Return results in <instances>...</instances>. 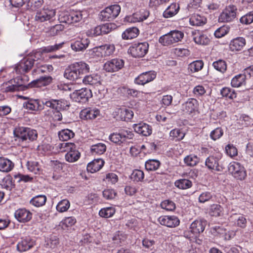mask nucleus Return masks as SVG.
<instances>
[{"label": "nucleus", "instance_id": "1", "mask_svg": "<svg viewBox=\"0 0 253 253\" xmlns=\"http://www.w3.org/2000/svg\"><path fill=\"white\" fill-rule=\"evenodd\" d=\"M89 65L84 62H76L65 71L64 76L66 79L80 84L84 74L89 71Z\"/></svg>", "mask_w": 253, "mask_h": 253}, {"label": "nucleus", "instance_id": "2", "mask_svg": "<svg viewBox=\"0 0 253 253\" xmlns=\"http://www.w3.org/2000/svg\"><path fill=\"white\" fill-rule=\"evenodd\" d=\"M184 33L178 30H173L160 37L159 42L164 46H169L181 41Z\"/></svg>", "mask_w": 253, "mask_h": 253}, {"label": "nucleus", "instance_id": "3", "mask_svg": "<svg viewBox=\"0 0 253 253\" xmlns=\"http://www.w3.org/2000/svg\"><path fill=\"white\" fill-rule=\"evenodd\" d=\"M61 151H67L65 159L69 162H74L80 157V153L76 150L75 145L72 143L63 142L59 145Z\"/></svg>", "mask_w": 253, "mask_h": 253}, {"label": "nucleus", "instance_id": "4", "mask_svg": "<svg viewBox=\"0 0 253 253\" xmlns=\"http://www.w3.org/2000/svg\"><path fill=\"white\" fill-rule=\"evenodd\" d=\"M16 137L22 141H33L38 138V132L35 129L29 127H19L14 131Z\"/></svg>", "mask_w": 253, "mask_h": 253}, {"label": "nucleus", "instance_id": "5", "mask_svg": "<svg viewBox=\"0 0 253 253\" xmlns=\"http://www.w3.org/2000/svg\"><path fill=\"white\" fill-rule=\"evenodd\" d=\"M134 134L129 129H122L118 132L113 133L109 136V139L112 142L119 145L124 143L126 139H131Z\"/></svg>", "mask_w": 253, "mask_h": 253}, {"label": "nucleus", "instance_id": "6", "mask_svg": "<svg viewBox=\"0 0 253 253\" xmlns=\"http://www.w3.org/2000/svg\"><path fill=\"white\" fill-rule=\"evenodd\" d=\"M149 44L147 42L134 43L128 49V53L135 58L144 57L148 51Z\"/></svg>", "mask_w": 253, "mask_h": 253}, {"label": "nucleus", "instance_id": "7", "mask_svg": "<svg viewBox=\"0 0 253 253\" xmlns=\"http://www.w3.org/2000/svg\"><path fill=\"white\" fill-rule=\"evenodd\" d=\"M121 7L118 4L106 7L100 12V18L103 21H112L119 14Z\"/></svg>", "mask_w": 253, "mask_h": 253}, {"label": "nucleus", "instance_id": "8", "mask_svg": "<svg viewBox=\"0 0 253 253\" xmlns=\"http://www.w3.org/2000/svg\"><path fill=\"white\" fill-rule=\"evenodd\" d=\"M92 96L91 90L86 88L75 90L70 95L73 100L80 103H85Z\"/></svg>", "mask_w": 253, "mask_h": 253}, {"label": "nucleus", "instance_id": "9", "mask_svg": "<svg viewBox=\"0 0 253 253\" xmlns=\"http://www.w3.org/2000/svg\"><path fill=\"white\" fill-rule=\"evenodd\" d=\"M36 59L33 56H27L21 60L15 68L16 72L23 74L28 72L35 64L37 66L38 63H35Z\"/></svg>", "mask_w": 253, "mask_h": 253}, {"label": "nucleus", "instance_id": "10", "mask_svg": "<svg viewBox=\"0 0 253 253\" xmlns=\"http://www.w3.org/2000/svg\"><path fill=\"white\" fill-rule=\"evenodd\" d=\"M237 9L235 5H230L226 6L220 14L218 21L219 22H230L236 17Z\"/></svg>", "mask_w": 253, "mask_h": 253}, {"label": "nucleus", "instance_id": "11", "mask_svg": "<svg viewBox=\"0 0 253 253\" xmlns=\"http://www.w3.org/2000/svg\"><path fill=\"white\" fill-rule=\"evenodd\" d=\"M55 14V10L43 8L37 12L35 19L39 22L53 20Z\"/></svg>", "mask_w": 253, "mask_h": 253}, {"label": "nucleus", "instance_id": "12", "mask_svg": "<svg viewBox=\"0 0 253 253\" xmlns=\"http://www.w3.org/2000/svg\"><path fill=\"white\" fill-rule=\"evenodd\" d=\"M229 171L236 178L242 180L246 176L245 169L240 163L232 162L230 163L228 167Z\"/></svg>", "mask_w": 253, "mask_h": 253}, {"label": "nucleus", "instance_id": "13", "mask_svg": "<svg viewBox=\"0 0 253 253\" xmlns=\"http://www.w3.org/2000/svg\"><path fill=\"white\" fill-rule=\"evenodd\" d=\"M124 60L120 58H114L107 61L104 65V69L108 72H117L124 66Z\"/></svg>", "mask_w": 253, "mask_h": 253}, {"label": "nucleus", "instance_id": "14", "mask_svg": "<svg viewBox=\"0 0 253 253\" xmlns=\"http://www.w3.org/2000/svg\"><path fill=\"white\" fill-rule=\"evenodd\" d=\"M156 77V74L154 71L144 72L139 75L135 79L134 83L139 85H144L152 81Z\"/></svg>", "mask_w": 253, "mask_h": 253}, {"label": "nucleus", "instance_id": "15", "mask_svg": "<svg viewBox=\"0 0 253 253\" xmlns=\"http://www.w3.org/2000/svg\"><path fill=\"white\" fill-rule=\"evenodd\" d=\"M160 223L168 227L173 228L179 225L180 221L176 216H161L158 218Z\"/></svg>", "mask_w": 253, "mask_h": 253}, {"label": "nucleus", "instance_id": "16", "mask_svg": "<svg viewBox=\"0 0 253 253\" xmlns=\"http://www.w3.org/2000/svg\"><path fill=\"white\" fill-rule=\"evenodd\" d=\"M133 128L136 133L144 136H149L152 133V126L143 122L134 124Z\"/></svg>", "mask_w": 253, "mask_h": 253}, {"label": "nucleus", "instance_id": "17", "mask_svg": "<svg viewBox=\"0 0 253 253\" xmlns=\"http://www.w3.org/2000/svg\"><path fill=\"white\" fill-rule=\"evenodd\" d=\"M198 107V101L194 98H189L187 101L182 104V109L185 113L190 115L197 110Z\"/></svg>", "mask_w": 253, "mask_h": 253}, {"label": "nucleus", "instance_id": "18", "mask_svg": "<svg viewBox=\"0 0 253 253\" xmlns=\"http://www.w3.org/2000/svg\"><path fill=\"white\" fill-rule=\"evenodd\" d=\"M35 241L30 237L21 238V241L17 245L18 251L21 252H26L34 247Z\"/></svg>", "mask_w": 253, "mask_h": 253}, {"label": "nucleus", "instance_id": "19", "mask_svg": "<svg viewBox=\"0 0 253 253\" xmlns=\"http://www.w3.org/2000/svg\"><path fill=\"white\" fill-rule=\"evenodd\" d=\"M89 43L88 39L79 38L71 42V47L75 51H82L88 47Z\"/></svg>", "mask_w": 253, "mask_h": 253}, {"label": "nucleus", "instance_id": "20", "mask_svg": "<svg viewBox=\"0 0 253 253\" xmlns=\"http://www.w3.org/2000/svg\"><path fill=\"white\" fill-rule=\"evenodd\" d=\"M100 115V111L96 108H88L82 110L80 112V117L84 120L95 119Z\"/></svg>", "mask_w": 253, "mask_h": 253}, {"label": "nucleus", "instance_id": "21", "mask_svg": "<svg viewBox=\"0 0 253 253\" xmlns=\"http://www.w3.org/2000/svg\"><path fill=\"white\" fill-rule=\"evenodd\" d=\"M207 225V221L204 219L196 220L190 225V231L195 236L203 232Z\"/></svg>", "mask_w": 253, "mask_h": 253}, {"label": "nucleus", "instance_id": "22", "mask_svg": "<svg viewBox=\"0 0 253 253\" xmlns=\"http://www.w3.org/2000/svg\"><path fill=\"white\" fill-rule=\"evenodd\" d=\"M14 215L18 221L26 222L30 221L32 217V213L26 209H19L15 212Z\"/></svg>", "mask_w": 253, "mask_h": 253}, {"label": "nucleus", "instance_id": "23", "mask_svg": "<svg viewBox=\"0 0 253 253\" xmlns=\"http://www.w3.org/2000/svg\"><path fill=\"white\" fill-rule=\"evenodd\" d=\"M52 80V77L49 76L41 77L28 84V86L30 87H41L46 86L51 83Z\"/></svg>", "mask_w": 253, "mask_h": 253}, {"label": "nucleus", "instance_id": "24", "mask_svg": "<svg viewBox=\"0 0 253 253\" xmlns=\"http://www.w3.org/2000/svg\"><path fill=\"white\" fill-rule=\"evenodd\" d=\"M246 44V40L242 37L233 39L229 43V48L233 52L241 50Z\"/></svg>", "mask_w": 253, "mask_h": 253}, {"label": "nucleus", "instance_id": "25", "mask_svg": "<svg viewBox=\"0 0 253 253\" xmlns=\"http://www.w3.org/2000/svg\"><path fill=\"white\" fill-rule=\"evenodd\" d=\"M20 98L28 99V100L23 103V106L27 109L32 111H37L41 110L42 106L39 104L38 100L28 98L26 97L21 96Z\"/></svg>", "mask_w": 253, "mask_h": 253}, {"label": "nucleus", "instance_id": "26", "mask_svg": "<svg viewBox=\"0 0 253 253\" xmlns=\"http://www.w3.org/2000/svg\"><path fill=\"white\" fill-rule=\"evenodd\" d=\"M193 40L194 42L198 44L207 45L209 43L210 40L208 36L201 32H195L193 33Z\"/></svg>", "mask_w": 253, "mask_h": 253}, {"label": "nucleus", "instance_id": "27", "mask_svg": "<svg viewBox=\"0 0 253 253\" xmlns=\"http://www.w3.org/2000/svg\"><path fill=\"white\" fill-rule=\"evenodd\" d=\"M219 158L218 157L210 156L207 158L205 161V165L209 169H215L216 171H220L219 166Z\"/></svg>", "mask_w": 253, "mask_h": 253}, {"label": "nucleus", "instance_id": "28", "mask_svg": "<svg viewBox=\"0 0 253 253\" xmlns=\"http://www.w3.org/2000/svg\"><path fill=\"white\" fill-rule=\"evenodd\" d=\"M25 78H26V77L24 76L23 78L17 77L10 80V83L13 84L17 91L24 90L28 87H29L28 84H26Z\"/></svg>", "mask_w": 253, "mask_h": 253}, {"label": "nucleus", "instance_id": "29", "mask_svg": "<svg viewBox=\"0 0 253 253\" xmlns=\"http://www.w3.org/2000/svg\"><path fill=\"white\" fill-rule=\"evenodd\" d=\"M104 162L101 159L94 160L87 166V170L91 173L99 170L104 165Z\"/></svg>", "mask_w": 253, "mask_h": 253}, {"label": "nucleus", "instance_id": "30", "mask_svg": "<svg viewBox=\"0 0 253 253\" xmlns=\"http://www.w3.org/2000/svg\"><path fill=\"white\" fill-rule=\"evenodd\" d=\"M139 33L136 27H131L126 29L122 34V37L124 40H131L136 38Z\"/></svg>", "mask_w": 253, "mask_h": 253}, {"label": "nucleus", "instance_id": "31", "mask_svg": "<svg viewBox=\"0 0 253 253\" xmlns=\"http://www.w3.org/2000/svg\"><path fill=\"white\" fill-rule=\"evenodd\" d=\"M14 167V164L9 159L0 157V170L8 172L11 171Z\"/></svg>", "mask_w": 253, "mask_h": 253}, {"label": "nucleus", "instance_id": "32", "mask_svg": "<svg viewBox=\"0 0 253 253\" xmlns=\"http://www.w3.org/2000/svg\"><path fill=\"white\" fill-rule=\"evenodd\" d=\"M179 5L176 3L171 4L164 12L165 18H170L175 15L179 11Z\"/></svg>", "mask_w": 253, "mask_h": 253}, {"label": "nucleus", "instance_id": "33", "mask_svg": "<svg viewBox=\"0 0 253 253\" xmlns=\"http://www.w3.org/2000/svg\"><path fill=\"white\" fill-rule=\"evenodd\" d=\"M69 107V103L66 100L64 99L56 100V110H57L58 121L62 120V115L59 111L66 110Z\"/></svg>", "mask_w": 253, "mask_h": 253}, {"label": "nucleus", "instance_id": "34", "mask_svg": "<svg viewBox=\"0 0 253 253\" xmlns=\"http://www.w3.org/2000/svg\"><path fill=\"white\" fill-rule=\"evenodd\" d=\"M118 113L120 119L124 121H128L131 119L133 116V111L129 109H119Z\"/></svg>", "mask_w": 253, "mask_h": 253}, {"label": "nucleus", "instance_id": "35", "mask_svg": "<svg viewBox=\"0 0 253 253\" xmlns=\"http://www.w3.org/2000/svg\"><path fill=\"white\" fill-rule=\"evenodd\" d=\"M85 84L95 85L100 84V77L97 74L86 76L82 81Z\"/></svg>", "mask_w": 253, "mask_h": 253}, {"label": "nucleus", "instance_id": "36", "mask_svg": "<svg viewBox=\"0 0 253 253\" xmlns=\"http://www.w3.org/2000/svg\"><path fill=\"white\" fill-rule=\"evenodd\" d=\"M230 220L235 222L238 226L241 227L243 228L246 226V219L242 215L237 213L234 214L230 216Z\"/></svg>", "mask_w": 253, "mask_h": 253}, {"label": "nucleus", "instance_id": "37", "mask_svg": "<svg viewBox=\"0 0 253 253\" xmlns=\"http://www.w3.org/2000/svg\"><path fill=\"white\" fill-rule=\"evenodd\" d=\"M107 147L104 143H98L91 146L90 150L92 154L102 155L106 151Z\"/></svg>", "mask_w": 253, "mask_h": 253}, {"label": "nucleus", "instance_id": "38", "mask_svg": "<svg viewBox=\"0 0 253 253\" xmlns=\"http://www.w3.org/2000/svg\"><path fill=\"white\" fill-rule=\"evenodd\" d=\"M59 139L63 141H66L74 137L75 133L70 129H62L58 133Z\"/></svg>", "mask_w": 253, "mask_h": 253}, {"label": "nucleus", "instance_id": "39", "mask_svg": "<svg viewBox=\"0 0 253 253\" xmlns=\"http://www.w3.org/2000/svg\"><path fill=\"white\" fill-rule=\"evenodd\" d=\"M206 19L198 14H194L190 18V23L193 26H201L206 23Z\"/></svg>", "mask_w": 253, "mask_h": 253}, {"label": "nucleus", "instance_id": "40", "mask_svg": "<svg viewBox=\"0 0 253 253\" xmlns=\"http://www.w3.org/2000/svg\"><path fill=\"white\" fill-rule=\"evenodd\" d=\"M46 201V197L44 195H40L33 198L30 203L37 207H39L44 205Z\"/></svg>", "mask_w": 253, "mask_h": 253}, {"label": "nucleus", "instance_id": "41", "mask_svg": "<svg viewBox=\"0 0 253 253\" xmlns=\"http://www.w3.org/2000/svg\"><path fill=\"white\" fill-rule=\"evenodd\" d=\"M174 185L176 187L181 189H187L192 187V182L187 179H181L176 180Z\"/></svg>", "mask_w": 253, "mask_h": 253}, {"label": "nucleus", "instance_id": "42", "mask_svg": "<svg viewBox=\"0 0 253 253\" xmlns=\"http://www.w3.org/2000/svg\"><path fill=\"white\" fill-rule=\"evenodd\" d=\"M26 166L28 169L35 174H39L41 171V166L37 162L28 161Z\"/></svg>", "mask_w": 253, "mask_h": 253}, {"label": "nucleus", "instance_id": "43", "mask_svg": "<svg viewBox=\"0 0 253 253\" xmlns=\"http://www.w3.org/2000/svg\"><path fill=\"white\" fill-rule=\"evenodd\" d=\"M245 77L242 74H239L234 77L231 80V85L233 87H238L242 85L245 81Z\"/></svg>", "mask_w": 253, "mask_h": 253}, {"label": "nucleus", "instance_id": "44", "mask_svg": "<svg viewBox=\"0 0 253 253\" xmlns=\"http://www.w3.org/2000/svg\"><path fill=\"white\" fill-rule=\"evenodd\" d=\"M160 165V162L158 160L152 159L147 161L145 166L147 170L152 171L157 169Z\"/></svg>", "mask_w": 253, "mask_h": 253}, {"label": "nucleus", "instance_id": "45", "mask_svg": "<svg viewBox=\"0 0 253 253\" xmlns=\"http://www.w3.org/2000/svg\"><path fill=\"white\" fill-rule=\"evenodd\" d=\"M220 94L222 97L228 98L231 99L236 97V93L235 91L229 87H225L222 88L220 90Z\"/></svg>", "mask_w": 253, "mask_h": 253}, {"label": "nucleus", "instance_id": "46", "mask_svg": "<svg viewBox=\"0 0 253 253\" xmlns=\"http://www.w3.org/2000/svg\"><path fill=\"white\" fill-rule=\"evenodd\" d=\"M116 210L113 207H107L101 209L99 212L100 216L104 218H109L112 216L115 213Z\"/></svg>", "mask_w": 253, "mask_h": 253}, {"label": "nucleus", "instance_id": "47", "mask_svg": "<svg viewBox=\"0 0 253 253\" xmlns=\"http://www.w3.org/2000/svg\"><path fill=\"white\" fill-rule=\"evenodd\" d=\"M204 66V63L202 60H196L191 63L188 66V69L193 73L197 72L201 70Z\"/></svg>", "mask_w": 253, "mask_h": 253}, {"label": "nucleus", "instance_id": "48", "mask_svg": "<svg viewBox=\"0 0 253 253\" xmlns=\"http://www.w3.org/2000/svg\"><path fill=\"white\" fill-rule=\"evenodd\" d=\"M103 57L109 56L113 54L115 50L114 44H104L101 45Z\"/></svg>", "mask_w": 253, "mask_h": 253}, {"label": "nucleus", "instance_id": "49", "mask_svg": "<svg viewBox=\"0 0 253 253\" xmlns=\"http://www.w3.org/2000/svg\"><path fill=\"white\" fill-rule=\"evenodd\" d=\"M71 12L68 11H62L58 16V20L60 23L71 24Z\"/></svg>", "mask_w": 253, "mask_h": 253}, {"label": "nucleus", "instance_id": "50", "mask_svg": "<svg viewBox=\"0 0 253 253\" xmlns=\"http://www.w3.org/2000/svg\"><path fill=\"white\" fill-rule=\"evenodd\" d=\"M212 65L215 69L221 73L225 72L227 69L226 63L223 60L220 59L214 62Z\"/></svg>", "mask_w": 253, "mask_h": 253}, {"label": "nucleus", "instance_id": "51", "mask_svg": "<svg viewBox=\"0 0 253 253\" xmlns=\"http://www.w3.org/2000/svg\"><path fill=\"white\" fill-rule=\"evenodd\" d=\"M144 177V173L143 171L139 169H135L131 174V179L136 182L142 181Z\"/></svg>", "mask_w": 253, "mask_h": 253}, {"label": "nucleus", "instance_id": "52", "mask_svg": "<svg viewBox=\"0 0 253 253\" xmlns=\"http://www.w3.org/2000/svg\"><path fill=\"white\" fill-rule=\"evenodd\" d=\"M184 163L189 166H195L199 161L197 156L190 155L186 156L184 159Z\"/></svg>", "mask_w": 253, "mask_h": 253}, {"label": "nucleus", "instance_id": "53", "mask_svg": "<svg viewBox=\"0 0 253 253\" xmlns=\"http://www.w3.org/2000/svg\"><path fill=\"white\" fill-rule=\"evenodd\" d=\"M70 202L66 199L63 200L59 202L56 206L57 210L61 212L66 211L69 208Z\"/></svg>", "mask_w": 253, "mask_h": 253}, {"label": "nucleus", "instance_id": "54", "mask_svg": "<svg viewBox=\"0 0 253 253\" xmlns=\"http://www.w3.org/2000/svg\"><path fill=\"white\" fill-rule=\"evenodd\" d=\"M222 210L223 208L220 205L218 204H213L211 206L210 212L211 216H219L220 215Z\"/></svg>", "mask_w": 253, "mask_h": 253}, {"label": "nucleus", "instance_id": "55", "mask_svg": "<svg viewBox=\"0 0 253 253\" xmlns=\"http://www.w3.org/2000/svg\"><path fill=\"white\" fill-rule=\"evenodd\" d=\"M1 90L3 92H15L17 91L14 86L13 84H11L10 81L1 84Z\"/></svg>", "mask_w": 253, "mask_h": 253}, {"label": "nucleus", "instance_id": "56", "mask_svg": "<svg viewBox=\"0 0 253 253\" xmlns=\"http://www.w3.org/2000/svg\"><path fill=\"white\" fill-rule=\"evenodd\" d=\"M102 34H107L116 28L117 26L112 23H106L100 25Z\"/></svg>", "mask_w": 253, "mask_h": 253}, {"label": "nucleus", "instance_id": "57", "mask_svg": "<svg viewBox=\"0 0 253 253\" xmlns=\"http://www.w3.org/2000/svg\"><path fill=\"white\" fill-rule=\"evenodd\" d=\"M230 28L226 26H223L217 29L214 32L216 38H220L226 35L229 31Z\"/></svg>", "mask_w": 253, "mask_h": 253}, {"label": "nucleus", "instance_id": "58", "mask_svg": "<svg viewBox=\"0 0 253 253\" xmlns=\"http://www.w3.org/2000/svg\"><path fill=\"white\" fill-rule=\"evenodd\" d=\"M88 54L92 58L103 57L101 46H96L89 50Z\"/></svg>", "mask_w": 253, "mask_h": 253}, {"label": "nucleus", "instance_id": "59", "mask_svg": "<svg viewBox=\"0 0 253 253\" xmlns=\"http://www.w3.org/2000/svg\"><path fill=\"white\" fill-rule=\"evenodd\" d=\"M64 44V43L63 42L61 43L55 44L54 45H49L46 47H44L42 49V51L46 53L55 51L61 49L63 47Z\"/></svg>", "mask_w": 253, "mask_h": 253}, {"label": "nucleus", "instance_id": "60", "mask_svg": "<svg viewBox=\"0 0 253 253\" xmlns=\"http://www.w3.org/2000/svg\"><path fill=\"white\" fill-rule=\"evenodd\" d=\"M162 208L168 211H172L175 209L174 202L169 200H165L161 204Z\"/></svg>", "mask_w": 253, "mask_h": 253}, {"label": "nucleus", "instance_id": "61", "mask_svg": "<svg viewBox=\"0 0 253 253\" xmlns=\"http://www.w3.org/2000/svg\"><path fill=\"white\" fill-rule=\"evenodd\" d=\"M225 149L227 155L231 158L236 156L238 154L237 149L233 144H228Z\"/></svg>", "mask_w": 253, "mask_h": 253}, {"label": "nucleus", "instance_id": "62", "mask_svg": "<svg viewBox=\"0 0 253 253\" xmlns=\"http://www.w3.org/2000/svg\"><path fill=\"white\" fill-rule=\"evenodd\" d=\"M169 135L173 139L176 138L178 140H180L184 138L185 134L179 129L175 128L170 131Z\"/></svg>", "mask_w": 253, "mask_h": 253}, {"label": "nucleus", "instance_id": "63", "mask_svg": "<svg viewBox=\"0 0 253 253\" xmlns=\"http://www.w3.org/2000/svg\"><path fill=\"white\" fill-rule=\"evenodd\" d=\"M53 70V68L52 65H42L40 67H37L33 71L34 73H37L38 74L43 73L46 72H50Z\"/></svg>", "mask_w": 253, "mask_h": 253}, {"label": "nucleus", "instance_id": "64", "mask_svg": "<svg viewBox=\"0 0 253 253\" xmlns=\"http://www.w3.org/2000/svg\"><path fill=\"white\" fill-rule=\"evenodd\" d=\"M223 134L222 129L221 127H217L211 131L210 133V137L212 140H216L220 138L223 135Z\"/></svg>", "mask_w": 253, "mask_h": 253}]
</instances>
